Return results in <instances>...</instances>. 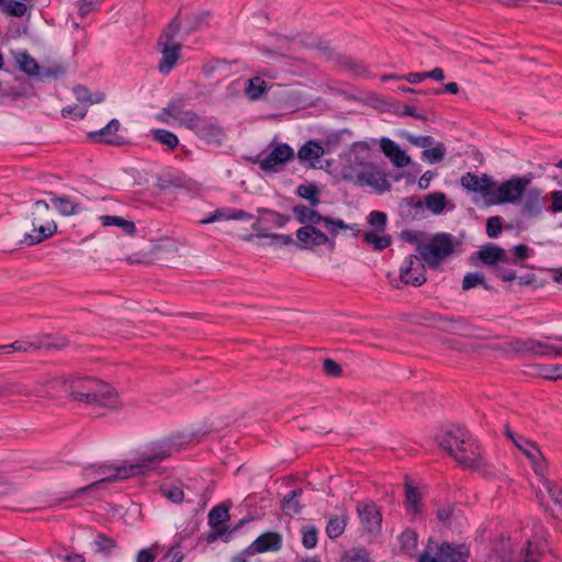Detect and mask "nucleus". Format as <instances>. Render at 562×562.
I'll use <instances>...</instances> for the list:
<instances>
[{"label":"nucleus","instance_id":"nucleus-46","mask_svg":"<svg viewBox=\"0 0 562 562\" xmlns=\"http://www.w3.org/2000/svg\"><path fill=\"white\" fill-rule=\"evenodd\" d=\"M340 562H372L368 551L363 548H352L344 553Z\"/></svg>","mask_w":562,"mask_h":562},{"label":"nucleus","instance_id":"nucleus-12","mask_svg":"<svg viewBox=\"0 0 562 562\" xmlns=\"http://www.w3.org/2000/svg\"><path fill=\"white\" fill-rule=\"evenodd\" d=\"M349 181L359 187H370L379 193L386 192L391 189L384 172H382L374 164H369L360 173H351Z\"/></svg>","mask_w":562,"mask_h":562},{"label":"nucleus","instance_id":"nucleus-34","mask_svg":"<svg viewBox=\"0 0 562 562\" xmlns=\"http://www.w3.org/2000/svg\"><path fill=\"white\" fill-rule=\"evenodd\" d=\"M437 518L446 526H451L452 522H460L462 515L454 506L446 505L437 509Z\"/></svg>","mask_w":562,"mask_h":562},{"label":"nucleus","instance_id":"nucleus-50","mask_svg":"<svg viewBox=\"0 0 562 562\" xmlns=\"http://www.w3.org/2000/svg\"><path fill=\"white\" fill-rule=\"evenodd\" d=\"M542 477H543V485H544L547 492L549 493L551 499L553 501L554 504L559 505L562 509V485L557 482L547 480L544 476H542Z\"/></svg>","mask_w":562,"mask_h":562},{"label":"nucleus","instance_id":"nucleus-47","mask_svg":"<svg viewBox=\"0 0 562 562\" xmlns=\"http://www.w3.org/2000/svg\"><path fill=\"white\" fill-rule=\"evenodd\" d=\"M160 493L164 497L175 504H179L184 498V493L180 486L167 484L160 487Z\"/></svg>","mask_w":562,"mask_h":562},{"label":"nucleus","instance_id":"nucleus-43","mask_svg":"<svg viewBox=\"0 0 562 562\" xmlns=\"http://www.w3.org/2000/svg\"><path fill=\"white\" fill-rule=\"evenodd\" d=\"M532 356L558 357L562 356L561 347L549 345L535 339Z\"/></svg>","mask_w":562,"mask_h":562},{"label":"nucleus","instance_id":"nucleus-54","mask_svg":"<svg viewBox=\"0 0 562 562\" xmlns=\"http://www.w3.org/2000/svg\"><path fill=\"white\" fill-rule=\"evenodd\" d=\"M27 7L23 2L10 1L2 7V11L11 16L21 18L26 13Z\"/></svg>","mask_w":562,"mask_h":562},{"label":"nucleus","instance_id":"nucleus-37","mask_svg":"<svg viewBox=\"0 0 562 562\" xmlns=\"http://www.w3.org/2000/svg\"><path fill=\"white\" fill-rule=\"evenodd\" d=\"M296 194L310 202L311 206H317L321 202L319 190L314 183L300 184L296 188Z\"/></svg>","mask_w":562,"mask_h":562},{"label":"nucleus","instance_id":"nucleus-3","mask_svg":"<svg viewBox=\"0 0 562 562\" xmlns=\"http://www.w3.org/2000/svg\"><path fill=\"white\" fill-rule=\"evenodd\" d=\"M171 456V449H165L164 447H157L154 448L151 451L144 452L137 462L130 464V465H123L117 467L114 469V473L108 475L104 479H101L99 481H95L85 487L78 488L76 492L68 494L63 498V501H70L75 497L81 495L82 493L87 491H91L95 488L98 485L104 483V482H113V481H120L125 480L131 476L137 475V474H145L148 471H151L156 469L157 464L162 461L164 459Z\"/></svg>","mask_w":562,"mask_h":562},{"label":"nucleus","instance_id":"nucleus-2","mask_svg":"<svg viewBox=\"0 0 562 562\" xmlns=\"http://www.w3.org/2000/svg\"><path fill=\"white\" fill-rule=\"evenodd\" d=\"M437 442L462 467L482 469L480 448L464 428L458 427L437 436Z\"/></svg>","mask_w":562,"mask_h":562},{"label":"nucleus","instance_id":"nucleus-51","mask_svg":"<svg viewBox=\"0 0 562 562\" xmlns=\"http://www.w3.org/2000/svg\"><path fill=\"white\" fill-rule=\"evenodd\" d=\"M476 285H483L486 290L490 286L485 283L484 276L477 272L468 273L462 281V289L468 291Z\"/></svg>","mask_w":562,"mask_h":562},{"label":"nucleus","instance_id":"nucleus-8","mask_svg":"<svg viewBox=\"0 0 562 562\" xmlns=\"http://www.w3.org/2000/svg\"><path fill=\"white\" fill-rule=\"evenodd\" d=\"M187 122L188 128L209 144H221L225 137V131L213 116L191 115Z\"/></svg>","mask_w":562,"mask_h":562},{"label":"nucleus","instance_id":"nucleus-29","mask_svg":"<svg viewBox=\"0 0 562 562\" xmlns=\"http://www.w3.org/2000/svg\"><path fill=\"white\" fill-rule=\"evenodd\" d=\"M100 222L103 226H117L122 228L127 235L133 236L136 232V227L134 222L128 221L124 217L112 216V215H102L99 217Z\"/></svg>","mask_w":562,"mask_h":562},{"label":"nucleus","instance_id":"nucleus-58","mask_svg":"<svg viewBox=\"0 0 562 562\" xmlns=\"http://www.w3.org/2000/svg\"><path fill=\"white\" fill-rule=\"evenodd\" d=\"M407 140L415 147L428 149L431 145H434V138L431 136H415L407 135Z\"/></svg>","mask_w":562,"mask_h":562},{"label":"nucleus","instance_id":"nucleus-7","mask_svg":"<svg viewBox=\"0 0 562 562\" xmlns=\"http://www.w3.org/2000/svg\"><path fill=\"white\" fill-rule=\"evenodd\" d=\"M531 183V176H514L501 184H494L491 204L517 205L526 187Z\"/></svg>","mask_w":562,"mask_h":562},{"label":"nucleus","instance_id":"nucleus-49","mask_svg":"<svg viewBox=\"0 0 562 562\" xmlns=\"http://www.w3.org/2000/svg\"><path fill=\"white\" fill-rule=\"evenodd\" d=\"M302 532V544L306 549H313L316 547L318 541V531L314 526H304L301 529Z\"/></svg>","mask_w":562,"mask_h":562},{"label":"nucleus","instance_id":"nucleus-22","mask_svg":"<svg viewBox=\"0 0 562 562\" xmlns=\"http://www.w3.org/2000/svg\"><path fill=\"white\" fill-rule=\"evenodd\" d=\"M121 124L116 119L111 120L104 127L99 131L90 132L88 134L89 139L94 143H105L110 145H120L123 139L117 135V131Z\"/></svg>","mask_w":562,"mask_h":562},{"label":"nucleus","instance_id":"nucleus-16","mask_svg":"<svg viewBox=\"0 0 562 562\" xmlns=\"http://www.w3.org/2000/svg\"><path fill=\"white\" fill-rule=\"evenodd\" d=\"M400 278L405 284L419 286L426 282L425 266L422 258L411 255L405 258L400 270Z\"/></svg>","mask_w":562,"mask_h":562},{"label":"nucleus","instance_id":"nucleus-9","mask_svg":"<svg viewBox=\"0 0 562 562\" xmlns=\"http://www.w3.org/2000/svg\"><path fill=\"white\" fill-rule=\"evenodd\" d=\"M505 435L528 458L535 473L538 476H544L547 473V462L538 445L521 435L515 434L508 427L505 430Z\"/></svg>","mask_w":562,"mask_h":562},{"label":"nucleus","instance_id":"nucleus-25","mask_svg":"<svg viewBox=\"0 0 562 562\" xmlns=\"http://www.w3.org/2000/svg\"><path fill=\"white\" fill-rule=\"evenodd\" d=\"M50 202L53 206L63 216H71L81 212V205L76 200L68 195L57 196L54 193H49Z\"/></svg>","mask_w":562,"mask_h":562},{"label":"nucleus","instance_id":"nucleus-60","mask_svg":"<svg viewBox=\"0 0 562 562\" xmlns=\"http://www.w3.org/2000/svg\"><path fill=\"white\" fill-rule=\"evenodd\" d=\"M101 0H79L78 14L80 18H86L89 13L97 9Z\"/></svg>","mask_w":562,"mask_h":562},{"label":"nucleus","instance_id":"nucleus-62","mask_svg":"<svg viewBox=\"0 0 562 562\" xmlns=\"http://www.w3.org/2000/svg\"><path fill=\"white\" fill-rule=\"evenodd\" d=\"M157 554L156 544L148 549H142L136 557V562H154Z\"/></svg>","mask_w":562,"mask_h":562},{"label":"nucleus","instance_id":"nucleus-57","mask_svg":"<svg viewBox=\"0 0 562 562\" xmlns=\"http://www.w3.org/2000/svg\"><path fill=\"white\" fill-rule=\"evenodd\" d=\"M231 209L224 207L215 210L206 218L202 220V224H211L217 221H229Z\"/></svg>","mask_w":562,"mask_h":562},{"label":"nucleus","instance_id":"nucleus-28","mask_svg":"<svg viewBox=\"0 0 562 562\" xmlns=\"http://www.w3.org/2000/svg\"><path fill=\"white\" fill-rule=\"evenodd\" d=\"M400 550L407 557H414L417 553V533L414 530L406 529L400 536Z\"/></svg>","mask_w":562,"mask_h":562},{"label":"nucleus","instance_id":"nucleus-5","mask_svg":"<svg viewBox=\"0 0 562 562\" xmlns=\"http://www.w3.org/2000/svg\"><path fill=\"white\" fill-rule=\"evenodd\" d=\"M48 214L49 204L47 202L38 200L33 204L31 213L33 233L25 234L21 243L33 246L52 237L56 233L57 225L54 221L48 220Z\"/></svg>","mask_w":562,"mask_h":562},{"label":"nucleus","instance_id":"nucleus-48","mask_svg":"<svg viewBox=\"0 0 562 562\" xmlns=\"http://www.w3.org/2000/svg\"><path fill=\"white\" fill-rule=\"evenodd\" d=\"M228 519V508L223 505L214 507L209 514V522L212 527H217Z\"/></svg>","mask_w":562,"mask_h":562},{"label":"nucleus","instance_id":"nucleus-17","mask_svg":"<svg viewBox=\"0 0 562 562\" xmlns=\"http://www.w3.org/2000/svg\"><path fill=\"white\" fill-rule=\"evenodd\" d=\"M66 345V340L61 339L60 342L52 341V337L46 336L43 338H40L35 341H24V340H16L10 345H1L0 350L4 353H12V352H30L32 350L37 349H52V348H60Z\"/></svg>","mask_w":562,"mask_h":562},{"label":"nucleus","instance_id":"nucleus-10","mask_svg":"<svg viewBox=\"0 0 562 562\" xmlns=\"http://www.w3.org/2000/svg\"><path fill=\"white\" fill-rule=\"evenodd\" d=\"M429 550L430 547L418 555V562H468L470 555V550L464 543L443 542L437 548L434 557L429 554Z\"/></svg>","mask_w":562,"mask_h":562},{"label":"nucleus","instance_id":"nucleus-42","mask_svg":"<svg viewBox=\"0 0 562 562\" xmlns=\"http://www.w3.org/2000/svg\"><path fill=\"white\" fill-rule=\"evenodd\" d=\"M153 137L158 143L167 146L168 149H175L179 145L178 136L175 133L167 130H154Z\"/></svg>","mask_w":562,"mask_h":562},{"label":"nucleus","instance_id":"nucleus-40","mask_svg":"<svg viewBox=\"0 0 562 562\" xmlns=\"http://www.w3.org/2000/svg\"><path fill=\"white\" fill-rule=\"evenodd\" d=\"M258 213L260 215H265L267 222V226L269 224L273 225L274 227H283L288 224V222L290 221V217L288 215H284V214H281L279 212H276L273 210H270V209H265V207H259L258 209Z\"/></svg>","mask_w":562,"mask_h":562},{"label":"nucleus","instance_id":"nucleus-45","mask_svg":"<svg viewBox=\"0 0 562 562\" xmlns=\"http://www.w3.org/2000/svg\"><path fill=\"white\" fill-rule=\"evenodd\" d=\"M446 155V146L442 143L437 144L432 148L425 149L422 153V159L429 162L436 164L440 162Z\"/></svg>","mask_w":562,"mask_h":562},{"label":"nucleus","instance_id":"nucleus-52","mask_svg":"<svg viewBox=\"0 0 562 562\" xmlns=\"http://www.w3.org/2000/svg\"><path fill=\"white\" fill-rule=\"evenodd\" d=\"M94 546L97 547L98 552L104 553H111L116 548L115 540L103 533L97 535Z\"/></svg>","mask_w":562,"mask_h":562},{"label":"nucleus","instance_id":"nucleus-38","mask_svg":"<svg viewBox=\"0 0 562 562\" xmlns=\"http://www.w3.org/2000/svg\"><path fill=\"white\" fill-rule=\"evenodd\" d=\"M381 232L370 231L366 232L363 239L367 244L372 245L374 250H383L391 245V237L380 235Z\"/></svg>","mask_w":562,"mask_h":562},{"label":"nucleus","instance_id":"nucleus-36","mask_svg":"<svg viewBox=\"0 0 562 562\" xmlns=\"http://www.w3.org/2000/svg\"><path fill=\"white\" fill-rule=\"evenodd\" d=\"M267 89L268 87L263 79L260 77H254L247 81L245 91L250 100H258L262 97Z\"/></svg>","mask_w":562,"mask_h":562},{"label":"nucleus","instance_id":"nucleus-31","mask_svg":"<svg viewBox=\"0 0 562 562\" xmlns=\"http://www.w3.org/2000/svg\"><path fill=\"white\" fill-rule=\"evenodd\" d=\"M182 14V11H180L179 14L167 25L158 40V44L179 43L177 41V36L180 32L181 23L179 19Z\"/></svg>","mask_w":562,"mask_h":562},{"label":"nucleus","instance_id":"nucleus-21","mask_svg":"<svg viewBox=\"0 0 562 562\" xmlns=\"http://www.w3.org/2000/svg\"><path fill=\"white\" fill-rule=\"evenodd\" d=\"M282 547V537L278 532L269 531L259 536L250 546L247 547L248 553H263L268 551H279Z\"/></svg>","mask_w":562,"mask_h":562},{"label":"nucleus","instance_id":"nucleus-61","mask_svg":"<svg viewBox=\"0 0 562 562\" xmlns=\"http://www.w3.org/2000/svg\"><path fill=\"white\" fill-rule=\"evenodd\" d=\"M267 220L265 215H260L259 218L251 225L252 231L256 232L257 237H266L270 238L271 234L267 233L268 226L266 224Z\"/></svg>","mask_w":562,"mask_h":562},{"label":"nucleus","instance_id":"nucleus-19","mask_svg":"<svg viewBox=\"0 0 562 562\" xmlns=\"http://www.w3.org/2000/svg\"><path fill=\"white\" fill-rule=\"evenodd\" d=\"M357 513L366 531L375 533L381 529L382 515L373 503H358Z\"/></svg>","mask_w":562,"mask_h":562},{"label":"nucleus","instance_id":"nucleus-56","mask_svg":"<svg viewBox=\"0 0 562 562\" xmlns=\"http://www.w3.org/2000/svg\"><path fill=\"white\" fill-rule=\"evenodd\" d=\"M386 214L380 211H372L368 216V223L378 232H384L386 226Z\"/></svg>","mask_w":562,"mask_h":562},{"label":"nucleus","instance_id":"nucleus-53","mask_svg":"<svg viewBox=\"0 0 562 562\" xmlns=\"http://www.w3.org/2000/svg\"><path fill=\"white\" fill-rule=\"evenodd\" d=\"M535 339L515 338V356H532Z\"/></svg>","mask_w":562,"mask_h":562},{"label":"nucleus","instance_id":"nucleus-33","mask_svg":"<svg viewBox=\"0 0 562 562\" xmlns=\"http://www.w3.org/2000/svg\"><path fill=\"white\" fill-rule=\"evenodd\" d=\"M406 498L405 507L412 514H419L422 512V499L420 494L417 490L408 482H406Z\"/></svg>","mask_w":562,"mask_h":562},{"label":"nucleus","instance_id":"nucleus-35","mask_svg":"<svg viewBox=\"0 0 562 562\" xmlns=\"http://www.w3.org/2000/svg\"><path fill=\"white\" fill-rule=\"evenodd\" d=\"M16 64L19 66V69L23 72H25L29 76H35L38 74V64L37 61L30 56L27 53H19L15 56Z\"/></svg>","mask_w":562,"mask_h":562},{"label":"nucleus","instance_id":"nucleus-39","mask_svg":"<svg viewBox=\"0 0 562 562\" xmlns=\"http://www.w3.org/2000/svg\"><path fill=\"white\" fill-rule=\"evenodd\" d=\"M347 517L345 515L342 516H335L331 517L326 526V535L330 539H336L340 537L346 528Z\"/></svg>","mask_w":562,"mask_h":562},{"label":"nucleus","instance_id":"nucleus-44","mask_svg":"<svg viewBox=\"0 0 562 562\" xmlns=\"http://www.w3.org/2000/svg\"><path fill=\"white\" fill-rule=\"evenodd\" d=\"M426 206L434 214H440L447 203L446 195L441 192L428 194L425 200Z\"/></svg>","mask_w":562,"mask_h":562},{"label":"nucleus","instance_id":"nucleus-26","mask_svg":"<svg viewBox=\"0 0 562 562\" xmlns=\"http://www.w3.org/2000/svg\"><path fill=\"white\" fill-rule=\"evenodd\" d=\"M476 255L485 266L495 268L497 263H499V256L503 255V248L490 243L482 246Z\"/></svg>","mask_w":562,"mask_h":562},{"label":"nucleus","instance_id":"nucleus-13","mask_svg":"<svg viewBox=\"0 0 562 562\" xmlns=\"http://www.w3.org/2000/svg\"><path fill=\"white\" fill-rule=\"evenodd\" d=\"M336 236L329 237L319 228L317 225H304L296 231V238L300 243V248L303 249H313L318 246L328 245L329 249L333 250L335 248V238Z\"/></svg>","mask_w":562,"mask_h":562},{"label":"nucleus","instance_id":"nucleus-30","mask_svg":"<svg viewBox=\"0 0 562 562\" xmlns=\"http://www.w3.org/2000/svg\"><path fill=\"white\" fill-rule=\"evenodd\" d=\"M164 113L167 114L169 117L178 121L181 125L186 126L188 128L189 123L187 120L191 115H195L192 111H183L181 102L178 103H169L165 109Z\"/></svg>","mask_w":562,"mask_h":562},{"label":"nucleus","instance_id":"nucleus-41","mask_svg":"<svg viewBox=\"0 0 562 562\" xmlns=\"http://www.w3.org/2000/svg\"><path fill=\"white\" fill-rule=\"evenodd\" d=\"M303 491L301 488L293 490L283 498V510L289 515H297L301 512V506L299 504V497L302 495Z\"/></svg>","mask_w":562,"mask_h":562},{"label":"nucleus","instance_id":"nucleus-15","mask_svg":"<svg viewBox=\"0 0 562 562\" xmlns=\"http://www.w3.org/2000/svg\"><path fill=\"white\" fill-rule=\"evenodd\" d=\"M546 201L543 190L538 187H532L530 183L525 188L517 205L520 206L528 216L538 217L542 214Z\"/></svg>","mask_w":562,"mask_h":562},{"label":"nucleus","instance_id":"nucleus-64","mask_svg":"<svg viewBox=\"0 0 562 562\" xmlns=\"http://www.w3.org/2000/svg\"><path fill=\"white\" fill-rule=\"evenodd\" d=\"M550 212L559 213L562 212V190H555L550 193Z\"/></svg>","mask_w":562,"mask_h":562},{"label":"nucleus","instance_id":"nucleus-14","mask_svg":"<svg viewBox=\"0 0 562 562\" xmlns=\"http://www.w3.org/2000/svg\"><path fill=\"white\" fill-rule=\"evenodd\" d=\"M294 158V150L288 144H277L271 153L259 160L260 168L267 172H278Z\"/></svg>","mask_w":562,"mask_h":562},{"label":"nucleus","instance_id":"nucleus-55","mask_svg":"<svg viewBox=\"0 0 562 562\" xmlns=\"http://www.w3.org/2000/svg\"><path fill=\"white\" fill-rule=\"evenodd\" d=\"M503 229L501 216H491L486 221V234L490 238H496Z\"/></svg>","mask_w":562,"mask_h":562},{"label":"nucleus","instance_id":"nucleus-63","mask_svg":"<svg viewBox=\"0 0 562 562\" xmlns=\"http://www.w3.org/2000/svg\"><path fill=\"white\" fill-rule=\"evenodd\" d=\"M323 368L325 373L330 376H339L342 372L340 364L331 359H325Z\"/></svg>","mask_w":562,"mask_h":562},{"label":"nucleus","instance_id":"nucleus-11","mask_svg":"<svg viewBox=\"0 0 562 562\" xmlns=\"http://www.w3.org/2000/svg\"><path fill=\"white\" fill-rule=\"evenodd\" d=\"M370 147L366 142H356L352 144L349 153L346 155V161L341 169L342 179L349 181V176L360 173L371 161Z\"/></svg>","mask_w":562,"mask_h":562},{"label":"nucleus","instance_id":"nucleus-4","mask_svg":"<svg viewBox=\"0 0 562 562\" xmlns=\"http://www.w3.org/2000/svg\"><path fill=\"white\" fill-rule=\"evenodd\" d=\"M454 238L448 233H438L428 243L418 244L417 252L422 260L431 269L454 252Z\"/></svg>","mask_w":562,"mask_h":562},{"label":"nucleus","instance_id":"nucleus-20","mask_svg":"<svg viewBox=\"0 0 562 562\" xmlns=\"http://www.w3.org/2000/svg\"><path fill=\"white\" fill-rule=\"evenodd\" d=\"M38 396V397H45L44 394H42L41 390H37L36 387H33L30 384L24 383L23 381H16V380H7L2 384H0V397H8V396Z\"/></svg>","mask_w":562,"mask_h":562},{"label":"nucleus","instance_id":"nucleus-6","mask_svg":"<svg viewBox=\"0 0 562 562\" xmlns=\"http://www.w3.org/2000/svg\"><path fill=\"white\" fill-rule=\"evenodd\" d=\"M315 206L297 204L292 207V212L299 223L304 225H322L330 235L337 236L341 229H351L356 235L360 232L357 225H348L342 220L322 216Z\"/></svg>","mask_w":562,"mask_h":562},{"label":"nucleus","instance_id":"nucleus-18","mask_svg":"<svg viewBox=\"0 0 562 562\" xmlns=\"http://www.w3.org/2000/svg\"><path fill=\"white\" fill-rule=\"evenodd\" d=\"M461 184L469 191L480 193L491 204L494 182L487 175L481 177L468 172L461 178Z\"/></svg>","mask_w":562,"mask_h":562},{"label":"nucleus","instance_id":"nucleus-23","mask_svg":"<svg viewBox=\"0 0 562 562\" xmlns=\"http://www.w3.org/2000/svg\"><path fill=\"white\" fill-rule=\"evenodd\" d=\"M158 46L161 53L158 70L161 74H169L179 60L181 43L158 44Z\"/></svg>","mask_w":562,"mask_h":562},{"label":"nucleus","instance_id":"nucleus-24","mask_svg":"<svg viewBox=\"0 0 562 562\" xmlns=\"http://www.w3.org/2000/svg\"><path fill=\"white\" fill-rule=\"evenodd\" d=\"M382 153L390 158L394 166L402 168L411 162V158L404 150L392 139L382 137L380 140Z\"/></svg>","mask_w":562,"mask_h":562},{"label":"nucleus","instance_id":"nucleus-59","mask_svg":"<svg viewBox=\"0 0 562 562\" xmlns=\"http://www.w3.org/2000/svg\"><path fill=\"white\" fill-rule=\"evenodd\" d=\"M540 374L547 380L562 379V364L543 367L540 369Z\"/></svg>","mask_w":562,"mask_h":562},{"label":"nucleus","instance_id":"nucleus-32","mask_svg":"<svg viewBox=\"0 0 562 562\" xmlns=\"http://www.w3.org/2000/svg\"><path fill=\"white\" fill-rule=\"evenodd\" d=\"M210 13L203 10L192 11L186 14V21L189 32H194L204 25H207Z\"/></svg>","mask_w":562,"mask_h":562},{"label":"nucleus","instance_id":"nucleus-1","mask_svg":"<svg viewBox=\"0 0 562 562\" xmlns=\"http://www.w3.org/2000/svg\"><path fill=\"white\" fill-rule=\"evenodd\" d=\"M69 400L79 404L108 411L122 408L117 391L109 383L91 376H71L63 381Z\"/></svg>","mask_w":562,"mask_h":562},{"label":"nucleus","instance_id":"nucleus-27","mask_svg":"<svg viewBox=\"0 0 562 562\" xmlns=\"http://www.w3.org/2000/svg\"><path fill=\"white\" fill-rule=\"evenodd\" d=\"M325 154L322 145L316 140L306 142L297 151L301 161H314Z\"/></svg>","mask_w":562,"mask_h":562}]
</instances>
